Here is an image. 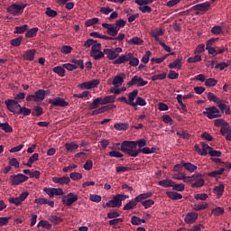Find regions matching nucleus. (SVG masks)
I'll return each mask as SVG.
<instances>
[{"label":"nucleus","mask_w":231,"mask_h":231,"mask_svg":"<svg viewBox=\"0 0 231 231\" xmlns=\"http://www.w3.org/2000/svg\"><path fill=\"white\" fill-rule=\"evenodd\" d=\"M198 219V213L190 212L188 213L184 218L185 223L192 225Z\"/></svg>","instance_id":"obj_21"},{"label":"nucleus","mask_w":231,"mask_h":231,"mask_svg":"<svg viewBox=\"0 0 231 231\" xmlns=\"http://www.w3.org/2000/svg\"><path fill=\"white\" fill-rule=\"evenodd\" d=\"M193 208L197 212H199V210H205L206 208H208V203L204 202L202 204L195 205Z\"/></svg>","instance_id":"obj_58"},{"label":"nucleus","mask_w":231,"mask_h":231,"mask_svg":"<svg viewBox=\"0 0 231 231\" xmlns=\"http://www.w3.org/2000/svg\"><path fill=\"white\" fill-rule=\"evenodd\" d=\"M158 185H160V187H164V189H167L169 187H172V185H174V181H172V180L171 179H166L160 180L158 182Z\"/></svg>","instance_id":"obj_28"},{"label":"nucleus","mask_w":231,"mask_h":231,"mask_svg":"<svg viewBox=\"0 0 231 231\" xmlns=\"http://www.w3.org/2000/svg\"><path fill=\"white\" fill-rule=\"evenodd\" d=\"M208 154H209V156H211L212 158H214V157H217V158L221 157V152H220V151L214 150V148H211V149L208 152Z\"/></svg>","instance_id":"obj_59"},{"label":"nucleus","mask_w":231,"mask_h":231,"mask_svg":"<svg viewBox=\"0 0 231 231\" xmlns=\"http://www.w3.org/2000/svg\"><path fill=\"white\" fill-rule=\"evenodd\" d=\"M69 178L73 181H79V180H82V175L79 172H71Z\"/></svg>","instance_id":"obj_53"},{"label":"nucleus","mask_w":231,"mask_h":231,"mask_svg":"<svg viewBox=\"0 0 231 231\" xmlns=\"http://www.w3.org/2000/svg\"><path fill=\"white\" fill-rule=\"evenodd\" d=\"M129 196L124 194H117L112 198L111 200L106 202V207L108 208H120L122 207V202L125 201Z\"/></svg>","instance_id":"obj_2"},{"label":"nucleus","mask_w":231,"mask_h":231,"mask_svg":"<svg viewBox=\"0 0 231 231\" xmlns=\"http://www.w3.org/2000/svg\"><path fill=\"white\" fill-rule=\"evenodd\" d=\"M45 14L48 15V17H57L58 13L55 10H52L51 7L46 8Z\"/></svg>","instance_id":"obj_63"},{"label":"nucleus","mask_w":231,"mask_h":231,"mask_svg":"<svg viewBox=\"0 0 231 231\" xmlns=\"http://www.w3.org/2000/svg\"><path fill=\"white\" fill-rule=\"evenodd\" d=\"M5 104L8 111L14 113V115H19V109H21L19 101H15L14 99H7L5 101Z\"/></svg>","instance_id":"obj_4"},{"label":"nucleus","mask_w":231,"mask_h":231,"mask_svg":"<svg viewBox=\"0 0 231 231\" xmlns=\"http://www.w3.org/2000/svg\"><path fill=\"white\" fill-rule=\"evenodd\" d=\"M173 190H177V192H183L185 190V184H176V182L173 181V184L171 185Z\"/></svg>","instance_id":"obj_47"},{"label":"nucleus","mask_w":231,"mask_h":231,"mask_svg":"<svg viewBox=\"0 0 231 231\" xmlns=\"http://www.w3.org/2000/svg\"><path fill=\"white\" fill-rule=\"evenodd\" d=\"M39 32V28L34 27L32 29H30L29 31H27V32L25 33V37L32 39V37H35V35H37V32Z\"/></svg>","instance_id":"obj_44"},{"label":"nucleus","mask_w":231,"mask_h":231,"mask_svg":"<svg viewBox=\"0 0 231 231\" xmlns=\"http://www.w3.org/2000/svg\"><path fill=\"white\" fill-rule=\"evenodd\" d=\"M46 95H50V91L39 89L34 93L35 102H42L46 98Z\"/></svg>","instance_id":"obj_15"},{"label":"nucleus","mask_w":231,"mask_h":231,"mask_svg":"<svg viewBox=\"0 0 231 231\" xmlns=\"http://www.w3.org/2000/svg\"><path fill=\"white\" fill-rule=\"evenodd\" d=\"M18 115H23V116H29V115H32V109L26 108V106H20Z\"/></svg>","instance_id":"obj_45"},{"label":"nucleus","mask_w":231,"mask_h":231,"mask_svg":"<svg viewBox=\"0 0 231 231\" xmlns=\"http://www.w3.org/2000/svg\"><path fill=\"white\" fill-rule=\"evenodd\" d=\"M77 201H79V195L71 192L63 196L61 200L65 207H71V205L77 203Z\"/></svg>","instance_id":"obj_7"},{"label":"nucleus","mask_w":231,"mask_h":231,"mask_svg":"<svg viewBox=\"0 0 231 231\" xmlns=\"http://www.w3.org/2000/svg\"><path fill=\"white\" fill-rule=\"evenodd\" d=\"M138 97V89H134L128 94V105L133 106L134 104V98Z\"/></svg>","instance_id":"obj_29"},{"label":"nucleus","mask_w":231,"mask_h":231,"mask_svg":"<svg viewBox=\"0 0 231 231\" xmlns=\"http://www.w3.org/2000/svg\"><path fill=\"white\" fill-rule=\"evenodd\" d=\"M208 99L209 100V102H215V104H217V105H218L219 101L221 100V99H219V97H217V96H216L212 92L208 93Z\"/></svg>","instance_id":"obj_41"},{"label":"nucleus","mask_w":231,"mask_h":231,"mask_svg":"<svg viewBox=\"0 0 231 231\" xmlns=\"http://www.w3.org/2000/svg\"><path fill=\"white\" fill-rule=\"evenodd\" d=\"M104 55H106L108 60H115V59H118V53L115 52V49H104Z\"/></svg>","instance_id":"obj_19"},{"label":"nucleus","mask_w":231,"mask_h":231,"mask_svg":"<svg viewBox=\"0 0 231 231\" xmlns=\"http://www.w3.org/2000/svg\"><path fill=\"white\" fill-rule=\"evenodd\" d=\"M188 62L189 64H193L194 62H201V56L200 55H195L193 57H189L188 59Z\"/></svg>","instance_id":"obj_62"},{"label":"nucleus","mask_w":231,"mask_h":231,"mask_svg":"<svg viewBox=\"0 0 231 231\" xmlns=\"http://www.w3.org/2000/svg\"><path fill=\"white\" fill-rule=\"evenodd\" d=\"M214 125L216 127H223L225 125H228V123L225 121V119H216L214 121Z\"/></svg>","instance_id":"obj_54"},{"label":"nucleus","mask_w":231,"mask_h":231,"mask_svg":"<svg viewBox=\"0 0 231 231\" xmlns=\"http://www.w3.org/2000/svg\"><path fill=\"white\" fill-rule=\"evenodd\" d=\"M26 8V5H19L17 4H13L9 7H7L8 14L12 15H17L19 14H23V10Z\"/></svg>","instance_id":"obj_8"},{"label":"nucleus","mask_w":231,"mask_h":231,"mask_svg":"<svg viewBox=\"0 0 231 231\" xmlns=\"http://www.w3.org/2000/svg\"><path fill=\"white\" fill-rule=\"evenodd\" d=\"M135 143V149L136 147H139V149H142V147H145L147 145V140L145 139H140L138 141H134Z\"/></svg>","instance_id":"obj_60"},{"label":"nucleus","mask_w":231,"mask_h":231,"mask_svg":"<svg viewBox=\"0 0 231 231\" xmlns=\"http://www.w3.org/2000/svg\"><path fill=\"white\" fill-rule=\"evenodd\" d=\"M101 50H102V44L97 42L91 47L90 57H92L94 60H100V59H104V52Z\"/></svg>","instance_id":"obj_3"},{"label":"nucleus","mask_w":231,"mask_h":231,"mask_svg":"<svg viewBox=\"0 0 231 231\" xmlns=\"http://www.w3.org/2000/svg\"><path fill=\"white\" fill-rule=\"evenodd\" d=\"M152 192H146V193H143V194H140L137 197H135V200L137 201V203H140L143 199H147L152 198Z\"/></svg>","instance_id":"obj_34"},{"label":"nucleus","mask_w":231,"mask_h":231,"mask_svg":"<svg viewBox=\"0 0 231 231\" xmlns=\"http://www.w3.org/2000/svg\"><path fill=\"white\" fill-rule=\"evenodd\" d=\"M23 60H33L35 59V50H28L23 54Z\"/></svg>","instance_id":"obj_23"},{"label":"nucleus","mask_w":231,"mask_h":231,"mask_svg":"<svg viewBox=\"0 0 231 231\" xmlns=\"http://www.w3.org/2000/svg\"><path fill=\"white\" fill-rule=\"evenodd\" d=\"M24 181H28V176L23 173L10 176V185L12 186L21 185V183H24Z\"/></svg>","instance_id":"obj_6"},{"label":"nucleus","mask_w":231,"mask_h":231,"mask_svg":"<svg viewBox=\"0 0 231 231\" xmlns=\"http://www.w3.org/2000/svg\"><path fill=\"white\" fill-rule=\"evenodd\" d=\"M65 148L67 149V151H70V152L77 151V149H79V144L75 143H66Z\"/></svg>","instance_id":"obj_48"},{"label":"nucleus","mask_w":231,"mask_h":231,"mask_svg":"<svg viewBox=\"0 0 231 231\" xmlns=\"http://www.w3.org/2000/svg\"><path fill=\"white\" fill-rule=\"evenodd\" d=\"M140 152H143V154H152V153L156 152V148H154V147H152V148H149V147L139 148V149H137L136 156H138V154Z\"/></svg>","instance_id":"obj_24"},{"label":"nucleus","mask_w":231,"mask_h":231,"mask_svg":"<svg viewBox=\"0 0 231 231\" xmlns=\"http://www.w3.org/2000/svg\"><path fill=\"white\" fill-rule=\"evenodd\" d=\"M52 71L56 73V75H59V77H64V75H66V69L60 66L54 67Z\"/></svg>","instance_id":"obj_38"},{"label":"nucleus","mask_w":231,"mask_h":231,"mask_svg":"<svg viewBox=\"0 0 231 231\" xmlns=\"http://www.w3.org/2000/svg\"><path fill=\"white\" fill-rule=\"evenodd\" d=\"M143 207H144V208H151V207H152V205H154V200L152 199H147L142 202Z\"/></svg>","instance_id":"obj_64"},{"label":"nucleus","mask_w":231,"mask_h":231,"mask_svg":"<svg viewBox=\"0 0 231 231\" xmlns=\"http://www.w3.org/2000/svg\"><path fill=\"white\" fill-rule=\"evenodd\" d=\"M28 30V24H24L23 26H16L14 33H24V32H27Z\"/></svg>","instance_id":"obj_61"},{"label":"nucleus","mask_w":231,"mask_h":231,"mask_svg":"<svg viewBox=\"0 0 231 231\" xmlns=\"http://www.w3.org/2000/svg\"><path fill=\"white\" fill-rule=\"evenodd\" d=\"M204 116H207L209 118V120H212L214 118H220L222 116L221 111L216 106H210L206 108V111L203 112Z\"/></svg>","instance_id":"obj_5"},{"label":"nucleus","mask_w":231,"mask_h":231,"mask_svg":"<svg viewBox=\"0 0 231 231\" xmlns=\"http://www.w3.org/2000/svg\"><path fill=\"white\" fill-rule=\"evenodd\" d=\"M145 99H143V97H137L136 101L134 103H132V106L133 107H136V106H145Z\"/></svg>","instance_id":"obj_50"},{"label":"nucleus","mask_w":231,"mask_h":231,"mask_svg":"<svg viewBox=\"0 0 231 231\" xmlns=\"http://www.w3.org/2000/svg\"><path fill=\"white\" fill-rule=\"evenodd\" d=\"M180 174L182 176V180L184 183H190L191 181H194V180H198V178H203V174L201 173H197L189 177H186L184 172H180Z\"/></svg>","instance_id":"obj_17"},{"label":"nucleus","mask_w":231,"mask_h":231,"mask_svg":"<svg viewBox=\"0 0 231 231\" xmlns=\"http://www.w3.org/2000/svg\"><path fill=\"white\" fill-rule=\"evenodd\" d=\"M211 214L216 217H219V216H223V214H225V208L217 207L211 210Z\"/></svg>","instance_id":"obj_33"},{"label":"nucleus","mask_w":231,"mask_h":231,"mask_svg":"<svg viewBox=\"0 0 231 231\" xmlns=\"http://www.w3.org/2000/svg\"><path fill=\"white\" fill-rule=\"evenodd\" d=\"M210 2H206L202 4H198L191 7L192 10L196 12H208L210 10Z\"/></svg>","instance_id":"obj_12"},{"label":"nucleus","mask_w":231,"mask_h":231,"mask_svg":"<svg viewBox=\"0 0 231 231\" xmlns=\"http://www.w3.org/2000/svg\"><path fill=\"white\" fill-rule=\"evenodd\" d=\"M125 79V74L120 73L114 78L112 84L113 86H116L117 88H120V86L124 84Z\"/></svg>","instance_id":"obj_18"},{"label":"nucleus","mask_w":231,"mask_h":231,"mask_svg":"<svg viewBox=\"0 0 231 231\" xmlns=\"http://www.w3.org/2000/svg\"><path fill=\"white\" fill-rule=\"evenodd\" d=\"M120 151L132 158H136V152L138 151V149H136V143H134V141H124L121 143Z\"/></svg>","instance_id":"obj_1"},{"label":"nucleus","mask_w":231,"mask_h":231,"mask_svg":"<svg viewBox=\"0 0 231 231\" xmlns=\"http://www.w3.org/2000/svg\"><path fill=\"white\" fill-rule=\"evenodd\" d=\"M165 79H167V73L165 72H162V74H157L152 77V82L156 80H163Z\"/></svg>","instance_id":"obj_52"},{"label":"nucleus","mask_w":231,"mask_h":231,"mask_svg":"<svg viewBox=\"0 0 231 231\" xmlns=\"http://www.w3.org/2000/svg\"><path fill=\"white\" fill-rule=\"evenodd\" d=\"M48 102L49 104H51V106H55V107H68V106H69V103L62 97H55L52 99H49Z\"/></svg>","instance_id":"obj_9"},{"label":"nucleus","mask_w":231,"mask_h":231,"mask_svg":"<svg viewBox=\"0 0 231 231\" xmlns=\"http://www.w3.org/2000/svg\"><path fill=\"white\" fill-rule=\"evenodd\" d=\"M177 101L181 107V110H182L181 113H187V105L183 104V96L178 95Z\"/></svg>","instance_id":"obj_40"},{"label":"nucleus","mask_w":231,"mask_h":231,"mask_svg":"<svg viewBox=\"0 0 231 231\" xmlns=\"http://www.w3.org/2000/svg\"><path fill=\"white\" fill-rule=\"evenodd\" d=\"M0 129L5 133H14V128L8 123H0Z\"/></svg>","instance_id":"obj_36"},{"label":"nucleus","mask_w":231,"mask_h":231,"mask_svg":"<svg viewBox=\"0 0 231 231\" xmlns=\"http://www.w3.org/2000/svg\"><path fill=\"white\" fill-rule=\"evenodd\" d=\"M49 221H51V223H52V225L57 226V225H60V223H62L63 220H62V218H60L58 216L51 215L49 217Z\"/></svg>","instance_id":"obj_37"},{"label":"nucleus","mask_w":231,"mask_h":231,"mask_svg":"<svg viewBox=\"0 0 231 231\" xmlns=\"http://www.w3.org/2000/svg\"><path fill=\"white\" fill-rule=\"evenodd\" d=\"M231 133V127L227 123V125H224L220 128V134H222V136H225V134H227Z\"/></svg>","instance_id":"obj_57"},{"label":"nucleus","mask_w":231,"mask_h":231,"mask_svg":"<svg viewBox=\"0 0 231 231\" xmlns=\"http://www.w3.org/2000/svg\"><path fill=\"white\" fill-rule=\"evenodd\" d=\"M21 42H23V36H19L16 39L11 40V46L17 48V46H21Z\"/></svg>","instance_id":"obj_51"},{"label":"nucleus","mask_w":231,"mask_h":231,"mask_svg":"<svg viewBox=\"0 0 231 231\" xmlns=\"http://www.w3.org/2000/svg\"><path fill=\"white\" fill-rule=\"evenodd\" d=\"M184 169H186V171H189V172H195V171H198V166L190 163V162H184Z\"/></svg>","instance_id":"obj_39"},{"label":"nucleus","mask_w":231,"mask_h":231,"mask_svg":"<svg viewBox=\"0 0 231 231\" xmlns=\"http://www.w3.org/2000/svg\"><path fill=\"white\" fill-rule=\"evenodd\" d=\"M133 53L129 52L125 55H121L119 58L114 60L113 64H124V62H129L133 59Z\"/></svg>","instance_id":"obj_14"},{"label":"nucleus","mask_w":231,"mask_h":231,"mask_svg":"<svg viewBox=\"0 0 231 231\" xmlns=\"http://www.w3.org/2000/svg\"><path fill=\"white\" fill-rule=\"evenodd\" d=\"M102 106V97H97L96 99H94V101L92 102V104H90L88 106V109L91 111L93 109H97L98 108V106Z\"/></svg>","instance_id":"obj_32"},{"label":"nucleus","mask_w":231,"mask_h":231,"mask_svg":"<svg viewBox=\"0 0 231 231\" xmlns=\"http://www.w3.org/2000/svg\"><path fill=\"white\" fill-rule=\"evenodd\" d=\"M181 60H183V57L177 58L173 62L168 65V68H170V69H174L176 68L177 69H181V66H182Z\"/></svg>","instance_id":"obj_22"},{"label":"nucleus","mask_w":231,"mask_h":231,"mask_svg":"<svg viewBox=\"0 0 231 231\" xmlns=\"http://www.w3.org/2000/svg\"><path fill=\"white\" fill-rule=\"evenodd\" d=\"M114 128L116 131H127L129 129V124L127 123H116Z\"/></svg>","instance_id":"obj_26"},{"label":"nucleus","mask_w":231,"mask_h":231,"mask_svg":"<svg viewBox=\"0 0 231 231\" xmlns=\"http://www.w3.org/2000/svg\"><path fill=\"white\" fill-rule=\"evenodd\" d=\"M148 82L143 80L142 77L134 76L128 83L127 86H138V88H142L143 86H147Z\"/></svg>","instance_id":"obj_10"},{"label":"nucleus","mask_w":231,"mask_h":231,"mask_svg":"<svg viewBox=\"0 0 231 231\" xmlns=\"http://www.w3.org/2000/svg\"><path fill=\"white\" fill-rule=\"evenodd\" d=\"M33 111H35V112L32 113V116H41L44 113L42 107H41V106H34Z\"/></svg>","instance_id":"obj_56"},{"label":"nucleus","mask_w":231,"mask_h":231,"mask_svg":"<svg viewBox=\"0 0 231 231\" xmlns=\"http://www.w3.org/2000/svg\"><path fill=\"white\" fill-rule=\"evenodd\" d=\"M115 96H106L105 98L101 97L102 106H106V104H113L115 102Z\"/></svg>","instance_id":"obj_42"},{"label":"nucleus","mask_w":231,"mask_h":231,"mask_svg":"<svg viewBox=\"0 0 231 231\" xmlns=\"http://www.w3.org/2000/svg\"><path fill=\"white\" fill-rule=\"evenodd\" d=\"M200 145L202 147L201 156H207V154H208V152L212 149V147H210L208 144H207L205 143H201Z\"/></svg>","instance_id":"obj_43"},{"label":"nucleus","mask_w":231,"mask_h":231,"mask_svg":"<svg viewBox=\"0 0 231 231\" xmlns=\"http://www.w3.org/2000/svg\"><path fill=\"white\" fill-rule=\"evenodd\" d=\"M53 183H58L59 185H69V181H71V179L68 176L63 177H53L52 178Z\"/></svg>","instance_id":"obj_16"},{"label":"nucleus","mask_w":231,"mask_h":231,"mask_svg":"<svg viewBox=\"0 0 231 231\" xmlns=\"http://www.w3.org/2000/svg\"><path fill=\"white\" fill-rule=\"evenodd\" d=\"M216 84H217V79L214 78H209L205 81V86H207V88H214Z\"/></svg>","instance_id":"obj_46"},{"label":"nucleus","mask_w":231,"mask_h":231,"mask_svg":"<svg viewBox=\"0 0 231 231\" xmlns=\"http://www.w3.org/2000/svg\"><path fill=\"white\" fill-rule=\"evenodd\" d=\"M137 205L138 201L136 200V199H132L124 206L123 210H133V208H134V207H136Z\"/></svg>","instance_id":"obj_27"},{"label":"nucleus","mask_w":231,"mask_h":231,"mask_svg":"<svg viewBox=\"0 0 231 231\" xmlns=\"http://www.w3.org/2000/svg\"><path fill=\"white\" fill-rule=\"evenodd\" d=\"M100 84V80L98 79H93L90 81H86L79 85V88H84V89H93V88H97Z\"/></svg>","instance_id":"obj_13"},{"label":"nucleus","mask_w":231,"mask_h":231,"mask_svg":"<svg viewBox=\"0 0 231 231\" xmlns=\"http://www.w3.org/2000/svg\"><path fill=\"white\" fill-rule=\"evenodd\" d=\"M38 226H42V228H46V230H51V224L48 222V220H41L38 223Z\"/></svg>","instance_id":"obj_49"},{"label":"nucleus","mask_w":231,"mask_h":231,"mask_svg":"<svg viewBox=\"0 0 231 231\" xmlns=\"http://www.w3.org/2000/svg\"><path fill=\"white\" fill-rule=\"evenodd\" d=\"M225 172V168H221L218 171H214L208 173V176H210L211 178H216V176H220Z\"/></svg>","instance_id":"obj_55"},{"label":"nucleus","mask_w":231,"mask_h":231,"mask_svg":"<svg viewBox=\"0 0 231 231\" xmlns=\"http://www.w3.org/2000/svg\"><path fill=\"white\" fill-rule=\"evenodd\" d=\"M214 191L217 192V198H221L223 192H225V184H219L214 188Z\"/></svg>","instance_id":"obj_35"},{"label":"nucleus","mask_w":231,"mask_h":231,"mask_svg":"<svg viewBox=\"0 0 231 231\" xmlns=\"http://www.w3.org/2000/svg\"><path fill=\"white\" fill-rule=\"evenodd\" d=\"M166 195L168 196V198H170V199H181L183 198V196L176 191H168L166 192Z\"/></svg>","instance_id":"obj_31"},{"label":"nucleus","mask_w":231,"mask_h":231,"mask_svg":"<svg viewBox=\"0 0 231 231\" xmlns=\"http://www.w3.org/2000/svg\"><path fill=\"white\" fill-rule=\"evenodd\" d=\"M194 181L195 183L191 184L192 189H199L205 185V179L203 177H199Z\"/></svg>","instance_id":"obj_25"},{"label":"nucleus","mask_w":231,"mask_h":231,"mask_svg":"<svg viewBox=\"0 0 231 231\" xmlns=\"http://www.w3.org/2000/svg\"><path fill=\"white\" fill-rule=\"evenodd\" d=\"M217 107L218 109H220L222 115L223 113H225V115H231L230 106H226V104H225V101L223 99L219 101V103L217 104Z\"/></svg>","instance_id":"obj_20"},{"label":"nucleus","mask_w":231,"mask_h":231,"mask_svg":"<svg viewBox=\"0 0 231 231\" xmlns=\"http://www.w3.org/2000/svg\"><path fill=\"white\" fill-rule=\"evenodd\" d=\"M126 42L127 44L140 46L143 44V40H142L140 37H134L131 40H126Z\"/></svg>","instance_id":"obj_30"},{"label":"nucleus","mask_w":231,"mask_h":231,"mask_svg":"<svg viewBox=\"0 0 231 231\" xmlns=\"http://www.w3.org/2000/svg\"><path fill=\"white\" fill-rule=\"evenodd\" d=\"M103 28L106 29L107 35L110 37H116L118 35L119 30L111 23H102Z\"/></svg>","instance_id":"obj_11"}]
</instances>
